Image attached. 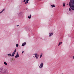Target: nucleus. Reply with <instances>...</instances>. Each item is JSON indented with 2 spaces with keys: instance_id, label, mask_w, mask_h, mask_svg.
Returning a JSON list of instances; mask_svg holds the SVG:
<instances>
[{
  "instance_id": "nucleus-23",
  "label": "nucleus",
  "mask_w": 74,
  "mask_h": 74,
  "mask_svg": "<svg viewBox=\"0 0 74 74\" xmlns=\"http://www.w3.org/2000/svg\"><path fill=\"white\" fill-rule=\"evenodd\" d=\"M39 0V1H41V0Z\"/></svg>"
},
{
  "instance_id": "nucleus-10",
  "label": "nucleus",
  "mask_w": 74,
  "mask_h": 74,
  "mask_svg": "<svg viewBox=\"0 0 74 74\" xmlns=\"http://www.w3.org/2000/svg\"><path fill=\"white\" fill-rule=\"evenodd\" d=\"M62 42H59L58 46H59V45H60V44H62Z\"/></svg>"
},
{
  "instance_id": "nucleus-16",
  "label": "nucleus",
  "mask_w": 74,
  "mask_h": 74,
  "mask_svg": "<svg viewBox=\"0 0 74 74\" xmlns=\"http://www.w3.org/2000/svg\"><path fill=\"white\" fill-rule=\"evenodd\" d=\"M65 5H65V3H63V7H65Z\"/></svg>"
},
{
  "instance_id": "nucleus-4",
  "label": "nucleus",
  "mask_w": 74,
  "mask_h": 74,
  "mask_svg": "<svg viewBox=\"0 0 74 74\" xmlns=\"http://www.w3.org/2000/svg\"><path fill=\"white\" fill-rule=\"evenodd\" d=\"M16 49H15L13 53L12 54V56H13V57H14V55H15V52H16Z\"/></svg>"
},
{
  "instance_id": "nucleus-12",
  "label": "nucleus",
  "mask_w": 74,
  "mask_h": 74,
  "mask_svg": "<svg viewBox=\"0 0 74 74\" xmlns=\"http://www.w3.org/2000/svg\"><path fill=\"white\" fill-rule=\"evenodd\" d=\"M8 56H12V55L10 53L8 54Z\"/></svg>"
},
{
  "instance_id": "nucleus-15",
  "label": "nucleus",
  "mask_w": 74,
  "mask_h": 74,
  "mask_svg": "<svg viewBox=\"0 0 74 74\" xmlns=\"http://www.w3.org/2000/svg\"><path fill=\"white\" fill-rule=\"evenodd\" d=\"M4 11V9L3 10H2V11L0 12V14H1V13H2V12H3Z\"/></svg>"
},
{
  "instance_id": "nucleus-5",
  "label": "nucleus",
  "mask_w": 74,
  "mask_h": 74,
  "mask_svg": "<svg viewBox=\"0 0 74 74\" xmlns=\"http://www.w3.org/2000/svg\"><path fill=\"white\" fill-rule=\"evenodd\" d=\"M19 56V55L18 54H17L15 56V58H18Z\"/></svg>"
},
{
  "instance_id": "nucleus-22",
  "label": "nucleus",
  "mask_w": 74,
  "mask_h": 74,
  "mask_svg": "<svg viewBox=\"0 0 74 74\" xmlns=\"http://www.w3.org/2000/svg\"><path fill=\"white\" fill-rule=\"evenodd\" d=\"M18 26H19V25H17L16 26L18 27Z\"/></svg>"
},
{
  "instance_id": "nucleus-11",
  "label": "nucleus",
  "mask_w": 74,
  "mask_h": 74,
  "mask_svg": "<svg viewBox=\"0 0 74 74\" xmlns=\"http://www.w3.org/2000/svg\"><path fill=\"white\" fill-rule=\"evenodd\" d=\"M28 18L29 19H30V18H31V15H30L29 17V16H28Z\"/></svg>"
},
{
  "instance_id": "nucleus-9",
  "label": "nucleus",
  "mask_w": 74,
  "mask_h": 74,
  "mask_svg": "<svg viewBox=\"0 0 74 74\" xmlns=\"http://www.w3.org/2000/svg\"><path fill=\"white\" fill-rule=\"evenodd\" d=\"M51 7H52V8H53V7H55V5H51Z\"/></svg>"
},
{
  "instance_id": "nucleus-13",
  "label": "nucleus",
  "mask_w": 74,
  "mask_h": 74,
  "mask_svg": "<svg viewBox=\"0 0 74 74\" xmlns=\"http://www.w3.org/2000/svg\"><path fill=\"white\" fill-rule=\"evenodd\" d=\"M26 1V0H24V1H23V2L24 3H25V4L26 5V4H27V3H26V1Z\"/></svg>"
},
{
  "instance_id": "nucleus-3",
  "label": "nucleus",
  "mask_w": 74,
  "mask_h": 74,
  "mask_svg": "<svg viewBox=\"0 0 74 74\" xmlns=\"http://www.w3.org/2000/svg\"><path fill=\"white\" fill-rule=\"evenodd\" d=\"M34 55H35V58H36V59H38V55L37 54V53L35 54Z\"/></svg>"
},
{
  "instance_id": "nucleus-14",
  "label": "nucleus",
  "mask_w": 74,
  "mask_h": 74,
  "mask_svg": "<svg viewBox=\"0 0 74 74\" xmlns=\"http://www.w3.org/2000/svg\"><path fill=\"white\" fill-rule=\"evenodd\" d=\"M42 53H41L40 56V58H41V57H42Z\"/></svg>"
},
{
  "instance_id": "nucleus-18",
  "label": "nucleus",
  "mask_w": 74,
  "mask_h": 74,
  "mask_svg": "<svg viewBox=\"0 0 74 74\" xmlns=\"http://www.w3.org/2000/svg\"><path fill=\"white\" fill-rule=\"evenodd\" d=\"M29 0H26V3H28V2H29L28 1H29Z\"/></svg>"
},
{
  "instance_id": "nucleus-6",
  "label": "nucleus",
  "mask_w": 74,
  "mask_h": 74,
  "mask_svg": "<svg viewBox=\"0 0 74 74\" xmlns=\"http://www.w3.org/2000/svg\"><path fill=\"white\" fill-rule=\"evenodd\" d=\"M53 33H49V37H51V36H52V35H53Z\"/></svg>"
},
{
  "instance_id": "nucleus-21",
  "label": "nucleus",
  "mask_w": 74,
  "mask_h": 74,
  "mask_svg": "<svg viewBox=\"0 0 74 74\" xmlns=\"http://www.w3.org/2000/svg\"><path fill=\"white\" fill-rule=\"evenodd\" d=\"M23 52H24V51H23V52H22V53H23Z\"/></svg>"
},
{
  "instance_id": "nucleus-8",
  "label": "nucleus",
  "mask_w": 74,
  "mask_h": 74,
  "mask_svg": "<svg viewBox=\"0 0 74 74\" xmlns=\"http://www.w3.org/2000/svg\"><path fill=\"white\" fill-rule=\"evenodd\" d=\"M4 64H5V65H6V66L7 65V63L5 62H4Z\"/></svg>"
},
{
  "instance_id": "nucleus-19",
  "label": "nucleus",
  "mask_w": 74,
  "mask_h": 74,
  "mask_svg": "<svg viewBox=\"0 0 74 74\" xmlns=\"http://www.w3.org/2000/svg\"><path fill=\"white\" fill-rule=\"evenodd\" d=\"M69 10L70 11H71V8H69Z\"/></svg>"
},
{
  "instance_id": "nucleus-7",
  "label": "nucleus",
  "mask_w": 74,
  "mask_h": 74,
  "mask_svg": "<svg viewBox=\"0 0 74 74\" xmlns=\"http://www.w3.org/2000/svg\"><path fill=\"white\" fill-rule=\"evenodd\" d=\"M26 43L25 42H24V43H23L22 44V46H24L25 45H26Z\"/></svg>"
},
{
  "instance_id": "nucleus-2",
  "label": "nucleus",
  "mask_w": 74,
  "mask_h": 74,
  "mask_svg": "<svg viewBox=\"0 0 74 74\" xmlns=\"http://www.w3.org/2000/svg\"><path fill=\"white\" fill-rule=\"evenodd\" d=\"M43 65H44V64H43V63H41L40 64V66H39L40 69H42V67H43Z\"/></svg>"
},
{
  "instance_id": "nucleus-17",
  "label": "nucleus",
  "mask_w": 74,
  "mask_h": 74,
  "mask_svg": "<svg viewBox=\"0 0 74 74\" xmlns=\"http://www.w3.org/2000/svg\"><path fill=\"white\" fill-rule=\"evenodd\" d=\"M16 47H18L19 46V45H18V44H16Z\"/></svg>"
},
{
  "instance_id": "nucleus-20",
  "label": "nucleus",
  "mask_w": 74,
  "mask_h": 74,
  "mask_svg": "<svg viewBox=\"0 0 74 74\" xmlns=\"http://www.w3.org/2000/svg\"><path fill=\"white\" fill-rule=\"evenodd\" d=\"M73 59H74V56L73 57Z\"/></svg>"
},
{
  "instance_id": "nucleus-1",
  "label": "nucleus",
  "mask_w": 74,
  "mask_h": 74,
  "mask_svg": "<svg viewBox=\"0 0 74 74\" xmlns=\"http://www.w3.org/2000/svg\"><path fill=\"white\" fill-rule=\"evenodd\" d=\"M69 5L71 8L74 11V0H71L69 3Z\"/></svg>"
}]
</instances>
